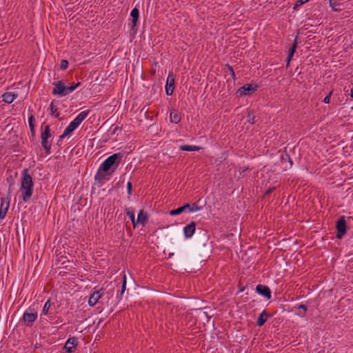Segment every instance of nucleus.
Instances as JSON below:
<instances>
[{"mask_svg": "<svg viewBox=\"0 0 353 353\" xmlns=\"http://www.w3.org/2000/svg\"><path fill=\"white\" fill-rule=\"evenodd\" d=\"M34 183L32 178L29 173L28 168L23 169L21 172V181L20 190L21 191V197L24 202H28L33 194Z\"/></svg>", "mask_w": 353, "mask_h": 353, "instance_id": "f257e3e1", "label": "nucleus"}, {"mask_svg": "<svg viewBox=\"0 0 353 353\" xmlns=\"http://www.w3.org/2000/svg\"><path fill=\"white\" fill-rule=\"evenodd\" d=\"M122 157L123 155L120 152L114 153L105 159L99 167L104 172H110L113 174L121 163Z\"/></svg>", "mask_w": 353, "mask_h": 353, "instance_id": "f03ea898", "label": "nucleus"}, {"mask_svg": "<svg viewBox=\"0 0 353 353\" xmlns=\"http://www.w3.org/2000/svg\"><path fill=\"white\" fill-rule=\"evenodd\" d=\"M52 85H54V88L52 90V94L53 95H58L59 97H62L72 92L81 85V83L78 82L70 86H67L65 85L63 81H58L53 82Z\"/></svg>", "mask_w": 353, "mask_h": 353, "instance_id": "7ed1b4c3", "label": "nucleus"}, {"mask_svg": "<svg viewBox=\"0 0 353 353\" xmlns=\"http://www.w3.org/2000/svg\"><path fill=\"white\" fill-rule=\"evenodd\" d=\"M35 305V303L32 304L23 313L21 321L27 327H32L34 322L37 319V308Z\"/></svg>", "mask_w": 353, "mask_h": 353, "instance_id": "20e7f679", "label": "nucleus"}, {"mask_svg": "<svg viewBox=\"0 0 353 353\" xmlns=\"http://www.w3.org/2000/svg\"><path fill=\"white\" fill-rule=\"evenodd\" d=\"M51 137L50 127L49 125H46L41 133V145L44 148L46 153L49 154L51 151V141L48 140Z\"/></svg>", "mask_w": 353, "mask_h": 353, "instance_id": "39448f33", "label": "nucleus"}, {"mask_svg": "<svg viewBox=\"0 0 353 353\" xmlns=\"http://www.w3.org/2000/svg\"><path fill=\"white\" fill-rule=\"evenodd\" d=\"M112 174L110 172H104L101 168L99 167L96 174L94 175L95 183L98 187H101L105 181H109Z\"/></svg>", "mask_w": 353, "mask_h": 353, "instance_id": "423d86ee", "label": "nucleus"}, {"mask_svg": "<svg viewBox=\"0 0 353 353\" xmlns=\"http://www.w3.org/2000/svg\"><path fill=\"white\" fill-rule=\"evenodd\" d=\"M336 237L339 239H341L343 236L346 234L347 229V222L345 216H341L339 217V219L336 223Z\"/></svg>", "mask_w": 353, "mask_h": 353, "instance_id": "0eeeda50", "label": "nucleus"}, {"mask_svg": "<svg viewBox=\"0 0 353 353\" xmlns=\"http://www.w3.org/2000/svg\"><path fill=\"white\" fill-rule=\"evenodd\" d=\"M258 85L256 84L253 85L247 83L238 89L237 94H239L240 97L243 95H250L256 91Z\"/></svg>", "mask_w": 353, "mask_h": 353, "instance_id": "6e6552de", "label": "nucleus"}, {"mask_svg": "<svg viewBox=\"0 0 353 353\" xmlns=\"http://www.w3.org/2000/svg\"><path fill=\"white\" fill-rule=\"evenodd\" d=\"M10 199L8 196L6 198L1 199L0 206V219H3L8 212L10 207Z\"/></svg>", "mask_w": 353, "mask_h": 353, "instance_id": "1a4fd4ad", "label": "nucleus"}, {"mask_svg": "<svg viewBox=\"0 0 353 353\" xmlns=\"http://www.w3.org/2000/svg\"><path fill=\"white\" fill-rule=\"evenodd\" d=\"M103 294V289H100L93 292L88 299V305L91 307L94 306Z\"/></svg>", "mask_w": 353, "mask_h": 353, "instance_id": "9d476101", "label": "nucleus"}, {"mask_svg": "<svg viewBox=\"0 0 353 353\" xmlns=\"http://www.w3.org/2000/svg\"><path fill=\"white\" fill-rule=\"evenodd\" d=\"M174 78L172 73H170L167 77L165 83V93L167 95L170 96L172 94L174 90Z\"/></svg>", "mask_w": 353, "mask_h": 353, "instance_id": "9b49d317", "label": "nucleus"}, {"mask_svg": "<svg viewBox=\"0 0 353 353\" xmlns=\"http://www.w3.org/2000/svg\"><path fill=\"white\" fill-rule=\"evenodd\" d=\"M280 159H281V166L283 167V168L285 170H287L288 169H290L292 168V166L293 165V162L291 160L289 154L286 152H285L281 154Z\"/></svg>", "mask_w": 353, "mask_h": 353, "instance_id": "f8f14e48", "label": "nucleus"}, {"mask_svg": "<svg viewBox=\"0 0 353 353\" xmlns=\"http://www.w3.org/2000/svg\"><path fill=\"white\" fill-rule=\"evenodd\" d=\"M78 345V341L75 337H70L65 342L64 349L68 353H72L74 352L77 346Z\"/></svg>", "mask_w": 353, "mask_h": 353, "instance_id": "ddd939ff", "label": "nucleus"}, {"mask_svg": "<svg viewBox=\"0 0 353 353\" xmlns=\"http://www.w3.org/2000/svg\"><path fill=\"white\" fill-rule=\"evenodd\" d=\"M256 292L268 299L272 297V292L268 286L259 284L256 287Z\"/></svg>", "mask_w": 353, "mask_h": 353, "instance_id": "4468645a", "label": "nucleus"}, {"mask_svg": "<svg viewBox=\"0 0 353 353\" xmlns=\"http://www.w3.org/2000/svg\"><path fill=\"white\" fill-rule=\"evenodd\" d=\"M196 223L192 221L190 224L187 225L183 228V232L185 238H191L195 232Z\"/></svg>", "mask_w": 353, "mask_h": 353, "instance_id": "2eb2a0df", "label": "nucleus"}, {"mask_svg": "<svg viewBox=\"0 0 353 353\" xmlns=\"http://www.w3.org/2000/svg\"><path fill=\"white\" fill-rule=\"evenodd\" d=\"M190 204L186 203L183 205V206H181L176 209L172 210L170 212V214L172 216H176L181 214L182 212H188L190 213Z\"/></svg>", "mask_w": 353, "mask_h": 353, "instance_id": "dca6fc26", "label": "nucleus"}, {"mask_svg": "<svg viewBox=\"0 0 353 353\" xmlns=\"http://www.w3.org/2000/svg\"><path fill=\"white\" fill-rule=\"evenodd\" d=\"M90 113V110H87L80 112L73 120L72 121L77 125L79 127L80 124L86 119Z\"/></svg>", "mask_w": 353, "mask_h": 353, "instance_id": "f3484780", "label": "nucleus"}, {"mask_svg": "<svg viewBox=\"0 0 353 353\" xmlns=\"http://www.w3.org/2000/svg\"><path fill=\"white\" fill-rule=\"evenodd\" d=\"M52 305L53 304L51 302V299H48L47 301L44 303L40 316L42 317L43 316L50 315L52 314L51 310Z\"/></svg>", "mask_w": 353, "mask_h": 353, "instance_id": "a211bd4d", "label": "nucleus"}, {"mask_svg": "<svg viewBox=\"0 0 353 353\" xmlns=\"http://www.w3.org/2000/svg\"><path fill=\"white\" fill-rule=\"evenodd\" d=\"M181 119V117L178 110L172 109L170 112V121L172 123L177 124L178 123L180 122Z\"/></svg>", "mask_w": 353, "mask_h": 353, "instance_id": "6ab92c4d", "label": "nucleus"}, {"mask_svg": "<svg viewBox=\"0 0 353 353\" xmlns=\"http://www.w3.org/2000/svg\"><path fill=\"white\" fill-rule=\"evenodd\" d=\"M148 219V216L146 212L143 210H141L138 214L137 219L136 221V225L141 223L142 225H145Z\"/></svg>", "mask_w": 353, "mask_h": 353, "instance_id": "aec40b11", "label": "nucleus"}, {"mask_svg": "<svg viewBox=\"0 0 353 353\" xmlns=\"http://www.w3.org/2000/svg\"><path fill=\"white\" fill-rule=\"evenodd\" d=\"M130 16L132 17V28H134L137 26V21L139 17V10L137 8H134L130 12Z\"/></svg>", "mask_w": 353, "mask_h": 353, "instance_id": "412c9836", "label": "nucleus"}, {"mask_svg": "<svg viewBox=\"0 0 353 353\" xmlns=\"http://www.w3.org/2000/svg\"><path fill=\"white\" fill-rule=\"evenodd\" d=\"M18 94L13 92H6L2 95V99L5 103H11L17 97Z\"/></svg>", "mask_w": 353, "mask_h": 353, "instance_id": "4be33fe9", "label": "nucleus"}, {"mask_svg": "<svg viewBox=\"0 0 353 353\" xmlns=\"http://www.w3.org/2000/svg\"><path fill=\"white\" fill-rule=\"evenodd\" d=\"M269 315L267 313L266 310H263L259 316L256 324L258 326L261 327L264 325V323L267 321Z\"/></svg>", "mask_w": 353, "mask_h": 353, "instance_id": "5701e85b", "label": "nucleus"}, {"mask_svg": "<svg viewBox=\"0 0 353 353\" xmlns=\"http://www.w3.org/2000/svg\"><path fill=\"white\" fill-rule=\"evenodd\" d=\"M78 128L77 125H76L72 121L70 123V124L65 128L63 132V136H68L71 134L73 131H74Z\"/></svg>", "mask_w": 353, "mask_h": 353, "instance_id": "b1692460", "label": "nucleus"}, {"mask_svg": "<svg viewBox=\"0 0 353 353\" xmlns=\"http://www.w3.org/2000/svg\"><path fill=\"white\" fill-rule=\"evenodd\" d=\"M78 128L77 125H76L72 121L70 123V124L65 128L63 132V136H68L71 134L73 131H74Z\"/></svg>", "mask_w": 353, "mask_h": 353, "instance_id": "393cba45", "label": "nucleus"}, {"mask_svg": "<svg viewBox=\"0 0 353 353\" xmlns=\"http://www.w3.org/2000/svg\"><path fill=\"white\" fill-rule=\"evenodd\" d=\"M78 128L77 125H76L72 121L70 123V124L65 128L63 132V136H68L71 134L73 131H74Z\"/></svg>", "mask_w": 353, "mask_h": 353, "instance_id": "a878e982", "label": "nucleus"}, {"mask_svg": "<svg viewBox=\"0 0 353 353\" xmlns=\"http://www.w3.org/2000/svg\"><path fill=\"white\" fill-rule=\"evenodd\" d=\"M180 150L182 151H199L202 148L196 145H183L180 146Z\"/></svg>", "mask_w": 353, "mask_h": 353, "instance_id": "bb28decb", "label": "nucleus"}, {"mask_svg": "<svg viewBox=\"0 0 353 353\" xmlns=\"http://www.w3.org/2000/svg\"><path fill=\"white\" fill-rule=\"evenodd\" d=\"M126 211V215L129 217L130 221H132V223L133 224L134 227H136V220H135V215L133 208H128L125 209Z\"/></svg>", "mask_w": 353, "mask_h": 353, "instance_id": "cd10ccee", "label": "nucleus"}, {"mask_svg": "<svg viewBox=\"0 0 353 353\" xmlns=\"http://www.w3.org/2000/svg\"><path fill=\"white\" fill-rule=\"evenodd\" d=\"M125 289H126V276H125V275H124L123 277V279H122V285H121V289L120 293L117 294V297L119 300L121 299L122 296H123Z\"/></svg>", "mask_w": 353, "mask_h": 353, "instance_id": "c85d7f7f", "label": "nucleus"}, {"mask_svg": "<svg viewBox=\"0 0 353 353\" xmlns=\"http://www.w3.org/2000/svg\"><path fill=\"white\" fill-rule=\"evenodd\" d=\"M122 128L119 125H112L109 130V132L112 135H119L121 133Z\"/></svg>", "mask_w": 353, "mask_h": 353, "instance_id": "c756f323", "label": "nucleus"}, {"mask_svg": "<svg viewBox=\"0 0 353 353\" xmlns=\"http://www.w3.org/2000/svg\"><path fill=\"white\" fill-rule=\"evenodd\" d=\"M50 109L51 114L54 115L55 117L58 118L59 117V112L58 111V108L56 105H54L53 101L51 102L50 105Z\"/></svg>", "mask_w": 353, "mask_h": 353, "instance_id": "7c9ffc66", "label": "nucleus"}, {"mask_svg": "<svg viewBox=\"0 0 353 353\" xmlns=\"http://www.w3.org/2000/svg\"><path fill=\"white\" fill-rule=\"evenodd\" d=\"M298 308L299 309H302L303 311L302 312H299L297 313V314L300 316H304L306 314V312L307 310V307L306 305L305 304H303V303H301L298 305Z\"/></svg>", "mask_w": 353, "mask_h": 353, "instance_id": "2f4dec72", "label": "nucleus"}, {"mask_svg": "<svg viewBox=\"0 0 353 353\" xmlns=\"http://www.w3.org/2000/svg\"><path fill=\"white\" fill-rule=\"evenodd\" d=\"M329 3L330 6L334 11L339 10V8H337L339 6V3L338 1H336V0H330Z\"/></svg>", "mask_w": 353, "mask_h": 353, "instance_id": "473e14b6", "label": "nucleus"}, {"mask_svg": "<svg viewBox=\"0 0 353 353\" xmlns=\"http://www.w3.org/2000/svg\"><path fill=\"white\" fill-rule=\"evenodd\" d=\"M297 45H298V37H296L293 41L292 46L289 50V53L294 54V52H296V48H297Z\"/></svg>", "mask_w": 353, "mask_h": 353, "instance_id": "72a5a7b5", "label": "nucleus"}, {"mask_svg": "<svg viewBox=\"0 0 353 353\" xmlns=\"http://www.w3.org/2000/svg\"><path fill=\"white\" fill-rule=\"evenodd\" d=\"M34 121L35 119L33 114L28 117V124L30 130H33V128H34Z\"/></svg>", "mask_w": 353, "mask_h": 353, "instance_id": "f704fd0d", "label": "nucleus"}, {"mask_svg": "<svg viewBox=\"0 0 353 353\" xmlns=\"http://www.w3.org/2000/svg\"><path fill=\"white\" fill-rule=\"evenodd\" d=\"M201 209V207L199 206L196 203H193L192 204H190V213L194 212H197V211L200 210Z\"/></svg>", "mask_w": 353, "mask_h": 353, "instance_id": "c9c22d12", "label": "nucleus"}, {"mask_svg": "<svg viewBox=\"0 0 353 353\" xmlns=\"http://www.w3.org/2000/svg\"><path fill=\"white\" fill-rule=\"evenodd\" d=\"M68 65H69V63L67 60L62 59L61 61L60 69L62 70H65L68 68Z\"/></svg>", "mask_w": 353, "mask_h": 353, "instance_id": "e433bc0d", "label": "nucleus"}, {"mask_svg": "<svg viewBox=\"0 0 353 353\" xmlns=\"http://www.w3.org/2000/svg\"><path fill=\"white\" fill-rule=\"evenodd\" d=\"M225 67L229 70V72H230V73L233 80H235L236 79V75H235V72H234V70L232 66H231L230 64H226Z\"/></svg>", "mask_w": 353, "mask_h": 353, "instance_id": "4c0bfd02", "label": "nucleus"}, {"mask_svg": "<svg viewBox=\"0 0 353 353\" xmlns=\"http://www.w3.org/2000/svg\"><path fill=\"white\" fill-rule=\"evenodd\" d=\"M132 185L130 181H128L127 183V191L128 197H130L132 194Z\"/></svg>", "mask_w": 353, "mask_h": 353, "instance_id": "58836bf2", "label": "nucleus"}, {"mask_svg": "<svg viewBox=\"0 0 353 353\" xmlns=\"http://www.w3.org/2000/svg\"><path fill=\"white\" fill-rule=\"evenodd\" d=\"M248 121L250 123L254 124L255 123V117L252 114L249 113L247 116Z\"/></svg>", "mask_w": 353, "mask_h": 353, "instance_id": "ea45409f", "label": "nucleus"}, {"mask_svg": "<svg viewBox=\"0 0 353 353\" xmlns=\"http://www.w3.org/2000/svg\"><path fill=\"white\" fill-rule=\"evenodd\" d=\"M309 0H298L294 6V8L296 9V7L304 4L305 3L307 2Z\"/></svg>", "mask_w": 353, "mask_h": 353, "instance_id": "a19ab883", "label": "nucleus"}, {"mask_svg": "<svg viewBox=\"0 0 353 353\" xmlns=\"http://www.w3.org/2000/svg\"><path fill=\"white\" fill-rule=\"evenodd\" d=\"M332 92H330L329 93V94H327V95L324 98V99H323V101L325 103H330V97H331V95H332Z\"/></svg>", "mask_w": 353, "mask_h": 353, "instance_id": "79ce46f5", "label": "nucleus"}, {"mask_svg": "<svg viewBox=\"0 0 353 353\" xmlns=\"http://www.w3.org/2000/svg\"><path fill=\"white\" fill-rule=\"evenodd\" d=\"M275 190V187L269 188L264 193L265 196L269 195Z\"/></svg>", "mask_w": 353, "mask_h": 353, "instance_id": "37998d69", "label": "nucleus"}, {"mask_svg": "<svg viewBox=\"0 0 353 353\" xmlns=\"http://www.w3.org/2000/svg\"><path fill=\"white\" fill-rule=\"evenodd\" d=\"M293 55H294V54L288 53V58H287L286 67L289 66L290 61L292 60Z\"/></svg>", "mask_w": 353, "mask_h": 353, "instance_id": "c03bdc74", "label": "nucleus"}, {"mask_svg": "<svg viewBox=\"0 0 353 353\" xmlns=\"http://www.w3.org/2000/svg\"><path fill=\"white\" fill-rule=\"evenodd\" d=\"M293 55H294V54L288 53V58H287L286 67L289 66L290 61L292 60Z\"/></svg>", "mask_w": 353, "mask_h": 353, "instance_id": "a18cd8bd", "label": "nucleus"}, {"mask_svg": "<svg viewBox=\"0 0 353 353\" xmlns=\"http://www.w3.org/2000/svg\"><path fill=\"white\" fill-rule=\"evenodd\" d=\"M65 137H66V136H63V133L61 136H59V139H58V141H57V144H58V145H60V144H61L60 143L63 141V139Z\"/></svg>", "mask_w": 353, "mask_h": 353, "instance_id": "49530a36", "label": "nucleus"}, {"mask_svg": "<svg viewBox=\"0 0 353 353\" xmlns=\"http://www.w3.org/2000/svg\"><path fill=\"white\" fill-rule=\"evenodd\" d=\"M30 131H31V132H32V136H34V134H35V130H34V128H33V130H30Z\"/></svg>", "mask_w": 353, "mask_h": 353, "instance_id": "de8ad7c7", "label": "nucleus"}, {"mask_svg": "<svg viewBox=\"0 0 353 353\" xmlns=\"http://www.w3.org/2000/svg\"><path fill=\"white\" fill-rule=\"evenodd\" d=\"M350 96H351V97H352V98H353V88H352V90H351V94H350Z\"/></svg>", "mask_w": 353, "mask_h": 353, "instance_id": "09e8293b", "label": "nucleus"}, {"mask_svg": "<svg viewBox=\"0 0 353 353\" xmlns=\"http://www.w3.org/2000/svg\"><path fill=\"white\" fill-rule=\"evenodd\" d=\"M244 290H245V287H243V288H240L239 291L243 292V291H244Z\"/></svg>", "mask_w": 353, "mask_h": 353, "instance_id": "8fccbe9b", "label": "nucleus"}, {"mask_svg": "<svg viewBox=\"0 0 353 353\" xmlns=\"http://www.w3.org/2000/svg\"><path fill=\"white\" fill-rule=\"evenodd\" d=\"M173 254H174L173 253H170V254H169V257H171Z\"/></svg>", "mask_w": 353, "mask_h": 353, "instance_id": "3c124183", "label": "nucleus"}, {"mask_svg": "<svg viewBox=\"0 0 353 353\" xmlns=\"http://www.w3.org/2000/svg\"><path fill=\"white\" fill-rule=\"evenodd\" d=\"M352 109L353 110V106L352 107Z\"/></svg>", "mask_w": 353, "mask_h": 353, "instance_id": "603ef678", "label": "nucleus"}]
</instances>
